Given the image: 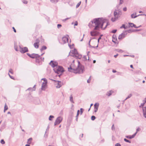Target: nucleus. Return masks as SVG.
<instances>
[{"instance_id":"nucleus-11","label":"nucleus","mask_w":146,"mask_h":146,"mask_svg":"<svg viewBox=\"0 0 146 146\" xmlns=\"http://www.w3.org/2000/svg\"><path fill=\"white\" fill-rule=\"evenodd\" d=\"M19 47L20 48V51L21 53H23L28 51V49L27 47L22 48L20 46Z\"/></svg>"},{"instance_id":"nucleus-57","label":"nucleus","mask_w":146,"mask_h":146,"mask_svg":"<svg viewBox=\"0 0 146 146\" xmlns=\"http://www.w3.org/2000/svg\"><path fill=\"white\" fill-rule=\"evenodd\" d=\"M63 114V111H61L60 113V115H62Z\"/></svg>"},{"instance_id":"nucleus-15","label":"nucleus","mask_w":146,"mask_h":146,"mask_svg":"<svg viewBox=\"0 0 146 146\" xmlns=\"http://www.w3.org/2000/svg\"><path fill=\"white\" fill-rule=\"evenodd\" d=\"M129 27H134V28H138L139 27H140L141 26H140L139 27H136V25L135 24H134L133 23H129Z\"/></svg>"},{"instance_id":"nucleus-58","label":"nucleus","mask_w":146,"mask_h":146,"mask_svg":"<svg viewBox=\"0 0 146 146\" xmlns=\"http://www.w3.org/2000/svg\"><path fill=\"white\" fill-rule=\"evenodd\" d=\"M78 24V23L77 22V21H76L75 23L74 24V26H77V25Z\"/></svg>"},{"instance_id":"nucleus-36","label":"nucleus","mask_w":146,"mask_h":146,"mask_svg":"<svg viewBox=\"0 0 146 146\" xmlns=\"http://www.w3.org/2000/svg\"><path fill=\"white\" fill-rule=\"evenodd\" d=\"M124 140L125 141L127 142H128L129 143H131V142L130 141H129V140H127V139L125 138L124 139Z\"/></svg>"},{"instance_id":"nucleus-63","label":"nucleus","mask_w":146,"mask_h":146,"mask_svg":"<svg viewBox=\"0 0 146 146\" xmlns=\"http://www.w3.org/2000/svg\"><path fill=\"white\" fill-rule=\"evenodd\" d=\"M143 102H145V103H146V98L143 100Z\"/></svg>"},{"instance_id":"nucleus-3","label":"nucleus","mask_w":146,"mask_h":146,"mask_svg":"<svg viewBox=\"0 0 146 146\" xmlns=\"http://www.w3.org/2000/svg\"><path fill=\"white\" fill-rule=\"evenodd\" d=\"M53 70L56 73L58 74H60L58 75L60 77L61 75L62 74L64 71V68L62 66H57L56 68H54Z\"/></svg>"},{"instance_id":"nucleus-38","label":"nucleus","mask_w":146,"mask_h":146,"mask_svg":"<svg viewBox=\"0 0 146 146\" xmlns=\"http://www.w3.org/2000/svg\"><path fill=\"white\" fill-rule=\"evenodd\" d=\"M81 2H79L76 5V8H78L79 6L80 5V4H81Z\"/></svg>"},{"instance_id":"nucleus-42","label":"nucleus","mask_w":146,"mask_h":146,"mask_svg":"<svg viewBox=\"0 0 146 146\" xmlns=\"http://www.w3.org/2000/svg\"><path fill=\"white\" fill-rule=\"evenodd\" d=\"M22 2L24 4H27L28 3L27 1L25 0H23Z\"/></svg>"},{"instance_id":"nucleus-35","label":"nucleus","mask_w":146,"mask_h":146,"mask_svg":"<svg viewBox=\"0 0 146 146\" xmlns=\"http://www.w3.org/2000/svg\"><path fill=\"white\" fill-rule=\"evenodd\" d=\"M91 79V76H90L89 79L87 80V82L88 83H90Z\"/></svg>"},{"instance_id":"nucleus-49","label":"nucleus","mask_w":146,"mask_h":146,"mask_svg":"<svg viewBox=\"0 0 146 146\" xmlns=\"http://www.w3.org/2000/svg\"><path fill=\"white\" fill-rule=\"evenodd\" d=\"M70 19V18H66V19H63L62 20V21H63V22H65V21H66L67 20H68L69 19Z\"/></svg>"},{"instance_id":"nucleus-45","label":"nucleus","mask_w":146,"mask_h":146,"mask_svg":"<svg viewBox=\"0 0 146 146\" xmlns=\"http://www.w3.org/2000/svg\"><path fill=\"white\" fill-rule=\"evenodd\" d=\"M80 112V110H78L77 115L76 117H78L79 114Z\"/></svg>"},{"instance_id":"nucleus-32","label":"nucleus","mask_w":146,"mask_h":146,"mask_svg":"<svg viewBox=\"0 0 146 146\" xmlns=\"http://www.w3.org/2000/svg\"><path fill=\"white\" fill-rule=\"evenodd\" d=\"M50 1L52 3H57L58 2V0H50Z\"/></svg>"},{"instance_id":"nucleus-23","label":"nucleus","mask_w":146,"mask_h":146,"mask_svg":"<svg viewBox=\"0 0 146 146\" xmlns=\"http://www.w3.org/2000/svg\"><path fill=\"white\" fill-rule=\"evenodd\" d=\"M47 48V47L45 46H42V48L40 49V51H42L45 50Z\"/></svg>"},{"instance_id":"nucleus-21","label":"nucleus","mask_w":146,"mask_h":146,"mask_svg":"<svg viewBox=\"0 0 146 146\" xmlns=\"http://www.w3.org/2000/svg\"><path fill=\"white\" fill-rule=\"evenodd\" d=\"M138 16H138L136 15V13H135V14H134V13L132 14L131 15V17L132 18H135L137 17Z\"/></svg>"},{"instance_id":"nucleus-6","label":"nucleus","mask_w":146,"mask_h":146,"mask_svg":"<svg viewBox=\"0 0 146 146\" xmlns=\"http://www.w3.org/2000/svg\"><path fill=\"white\" fill-rule=\"evenodd\" d=\"M114 17H112L111 19V21L113 22L116 21L120 17V16L118 15L116 10H115L114 12Z\"/></svg>"},{"instance_id":"nucleus-5","label":"nucleus","mask_w":146,"mask_h":146,"mask_svg":"<svg viewBox=\"0 0 146 146\" xmlns=\"http://www.w3.org/2000/svg\"><path fill=\"white\" fill-rule=\"evenodd\" d=\"M27 54L30 57L32 58H35L36 61V62H39V60L38 58L39 57V55H38V54L33 53L32 54H30L28 53H27Z\"/></svg>"},{"instance_id":"nucleus-20","label":"nucleus","mask_w":146,"mask_h":146,"mask_svg":"<svg viewBox=\"0 0 146 146\" xmlns=\"http://www.w3.org/2000/svg\"><path fill=\"white\" fill-rule=\"evenodd\" d=\"M39 60V62H36L37 63H40V62H41V61H43L44 59V58H42L39 55V57L38 58Z\"/></svg>"},{"instance_id":"nucleus-27","label":"nucleus","mask_w":146,"mask_h":146,"mask_svg":"<svg viewBox=\"0 0 146 146\" xmlns=\"http://www.w3.org/2000/svg\"><path fill=\"white\" fill-rule=\"evenodd\" d=\"M117 13H118V15H119L121 16L122 15V12L121 11H120L119 10H118L117 11Z\"/></svg>"},{"instance_id":"nucleus-18","label":"nucleus","mask_w":146,"mask_h":146,"mask_svg":"<svg viewBox=\"0 0 146 146\" xmlns=\"http://www.w3.org/2000/svg\"><path fill=\"white\" fill-rule=\"evenodd\" d=\"M90 34L92 36H96L97 35V32L96 31H92L90 32Z\"/></svg>"},{"instance_id":"nucleus-24","label":"nucleus","mask_w":146,"mask_h":146,"mask_svg":"<svg viewBox=\"0 0 146 146\" xmlns=\"http://www.w3.org/2000/svg\"><path fill=\"white\" fill-rule=\"evenodd\" d=\"M115 50L116 51L122 53L123 52V51L122 50L120 49H116Z\"/></svg>"},{"instance_id":"nucleus-14","label":"nucleus","mask_w":146,"mask_h":146,"mask_svg":"<svg viewBox=\"0 0 146 146\" xmlns=\"http://www.w3.org/2000/svg\"><path fill=\"white\" fill-rule=\"evenodd\" d=\"M36 42L34 44V46L36 48H38L39 47V40L38 39H37L36 40Z\"/></svg>"},{"instance_id":"nucleus-26","label":"nucleus","mask_w":146,"mask_h":146,"mask_svg":"<svg viewBox=\"0 0 146 146\" xmlns=\"http://www.w3.org/2000/svg\"><path fill=\"white\" fill-rule=\"evenodd\" d=\"M36 102L35 101L34 102V103L36 104H38L40 103V100L38 98H36Z\"/></svg>"},{"instance_id":"nucleus-31","label":"nucleus","mask_w":146,"mask_h":146,"mask_svg":"<svg viewBox=\"0 0 146 146\" xmlns=\"http://www.w3.org/2000/svg\"><path fill=\"white\" fill-rule=\"evenodd\" d=\"M120 28L121 29L124 28L125 29H126L127 28V27H125V25L124 24H123L122 26L120 27Z\"/></svg>"},{"instance_id":"nucleus-39","label":"nucleus","mask_w":146,"mask_h":146,"mask_svg":"<svg viewBox=\"0 0 146 146\" xmlns=\"http://www.w3.org/2000/svg\"><path fill=\"white\" fill-rule=\"evenodd\" d=\"M91 119L93 121L95 119H96V117L94 116L93 115L91 117Z\"/></svg>"},{"instance_id":"nucleus-46","label":"nucleus","mask_w":146,"mask_h":146,"mask_svg":"<svg viewBox=\"0 0 146 146\" xmlns=\"http://www.w3.org/2000/svg\"><path fill=\"white\" fill-rule=\"evenodd\" d=\"M1 143L2 144H4L5 143V142L3 139H1Z\"/></svg>"},{"instance_id":"nucleus-2","label":"nucleus","mask_w":146,"mask_h":146,"mask_svg":"<svg viewBox=\"0 0 146 146\" xmlns=\"http://www.w3.org/2000/svg\"><path fill=\"white\" fill-rule=\"evenodd\" d=\"M78 65L77 68H73L71 66L68 68V71L70 72L75 73H82L84 71V67L83 66L80 64V62L78 61Z\"/></svg>"},{"instance_id":"nucleus-30","label":"nucleus","mask_w":146,"mask_h":146,"mask_svg":"<svg viewBox=\"0 0 146 146\" xmlns=\"http://www.w3.org/2000/svg\"><path fill=\"white\" fill-rule=\"evenodd\" d=\"M143 115L146 118V110H143Z\"/></svg>"},{"instance_id":"nucleus-16","label":"nucleus","mask_w":146,"mask_h":146,"mask_svg":"<svg viewBox=\"0 0 146 146\" xmlns=\"http://www.w3.org/2000/svg\"><path fill=\"white\" fill-rule=\"evenodd\" d=\"M136 135V133H134L132 135H127L125 136V137L128 139H131L133 138Z\"/></svg>"},{"instance_id":"nucleus-62","label":"nucleus","mask_w":146,"mask_h":146,"mask_svg":"<svg viewBox=\"0 0 146 146\" xmlns=\"http://www.w3.org/2000/svg\"><path fill=\"white\" fill-rule=\"evenodd\" d=\"M84 110H80V114L81 115L83 112Z\"/></svg>"},{"instance_id":"nucleus-59","label":"nucleus","mask_w":146,"mask_h":146,"mask_svg":"<svg viewBox=\"0 0 146 146\" xmlns=\"http://www.w3.org/2000/svg\"><path fill=\"white\" fill-rule=\"evenodd\" d=\"M13 31H14L15 32V33H16V30H15V28L14 27H13Z\"/></svg>"},{"instance_id":"nucleus-61","label":"nucleus","mask_w":146,"mask_h":146,"mask_svg":"<svg viewBox=\"0 0 146 146\" xmlns=\"http://www.w3.org/2000/svg\"><path fill=\"white\" fill-rule=\"evenodd\" d=\"M10 77L11 79H14V77H13V76H10V77Z\"/></svg>"},{"instance_id":"nucleus-9","label":"nucleus","mask_w":146,"mask_h":146,"mask_svg":"<svg viewBox=\"0 0 146 146\" xmlns=\"http://www.w3.org/2000/svg\"><path fill=\"white\" fill-rule=\"evenodd\" d=\"M127 31H125L120 35L119 36L118 39H121L124 38L127 34Z\"/></svg>"},{"instance_id":"nucleus-64","label":"nucleus","mask_w":146,"mask_h":146,"mask_svg":"<svg viewBox=\"0 0 146 146\" xmlns=\"http://www.w3.org/2000/svg\"><path fill=\"white\" fill-rule=\"evenodd\" d=\"M118 54H117L116 55H114V56L115 58H116L118 56Z\"/></svg>"},{"instance_id":"nucleus-7","label":"nucleus","mask_w":146,"mask_h":146,"mask_svg":"<svg viewBox=\"0 0 146 146\" xmlns=\"http://www.w3.org/2000/svg\"><path fill=\"white\" fill-rule=\"evenodd\" d=\"M69 36L68 35H66L65 36L63 37L62 38V42L61 43L64 44L66 42H68V40Z\"/></svg>"},{"instance_id":"nucleus-8","label":"nucleus","mask_w":146,"mask_h":146,"mask_svg":"<svg viewBox=\"0 0 146 146\" xmlns=\"http://www.w3.org/2000/svg\"><path fill=\"white\" fill-rule=\"evenodd\" d=\"M62 118L60 117H58L56 119L54 123V125H56L59 124L62 121Z\"/></svg>"},{"instance_id":"nucleus-43","label":"nucleus","mask_w":146,"mask_h":146,"mask_svg":"<svg viewBox=\"0 0 146 146\" xmlns=\"http://www.w3.org/2000/svg\"><path fill=\"white\" fill-rule=\"evenodd\" d=\"M14 48L16 51H18V50L17 49V46L15 45Z\"/></svg>"},{"instance_id":"nucleus-53","label":"nucleus","mask_w":146,"mask_h":146,"mask_svg":"<svg viewBox=\"0 0 146 146\" xmlns=\"http://www.w3.org/2000/svg\"><path fill=\"white\" fill-rule=\"evenodd\" d=\"M115 146H121V145L120 144L117 143L115 144Z\"/></svg>"},{"instance_id":"nucleus-29","label":"nucleus","mask_w":146,"mask_h":146,"mask_svg":"<svg viewBox=\"0 0 146 146\" xmlns=\"http://www.w3.org/2000/svg\"><path fill=\"white\" fill-rule=\"evenodd\" d=\"M123 0H120V2H119V4L118 5H117V8L119 7V5L122 4L123 3Z\"/></svg>"},{"instance_id":"nucleus-34","label":"nucleus","mask_w":146,"mask_h":146,"mask_svg":"<svg viewBox=\"0 0 146 146\" xmlns=\"http://www.w3.org/2000/svg\"><path fill=\"white\" fill-rule=\"evenodd\" d=\"M54 117V116L53 115H50V116L49 117V120L51 121L52 120V118H53Z\"/></svg>"},{"instance_id":"nucleus-22","label":"nucleus","mask_w":146,"mask_h":146,"mask_svg":"<svg viewBox=\"0 0 146 146\" xmlns=\"http://www.w3.org/2000/svg\"><path fill=\"white\" fill-rule=\"evenodd\" d=\"M113 92L112 91H110L107 93L106 95L108 96H110L111 95Z\"/></svg>"},{"instance_id":"nucleus-10","label":"nucleus","mask_w":146,"mask_h":146,"mask_svg":"<svg viewBox=\"0 0 146 146\" xmlns=\"http://www.w3.org/2000/svg\"><path fill=\"white\" fill-rule=\"evenodd\" d=\"M49 64L53 68H54L58 66V63L56 62H54L52 60L49 63Z\"/></svg>"},{"instance_id":"nucleus-13","label":"nucleus","mask_w":146,"mask_h":146,"mask_svg":"<svg viewBox=\"0 0 146 146\" xmlns=\"http://www.w3.org/2000/svg\"><path fill=\"white\" fill-rule=\"evenodd\" d=\"M47 83L46 82H43L41 86V89L42 90L44 91L46 88Z\"/></svg>"},{"instance_id":"nucleus-56","label":"nucleus","mask_w":146,"mask_h":146,"mask_svg":"<svg viewBox=\"0 0 146 146\" xmlns=\"http://www.w3.org/2000/svg\"><path fill=\"white\" fill-rule=\"evenodd\" d=\"M123 11H126L127 10V8L126 7H124L123 8Z\"/></svg>"},{"instance_id":"nucleus-17","label":"nucleus","mask_w":146,"mask_h":146,"mask_svg":"<svg viewBox=\"0 0 146 146\" xmlns=\"http://www.w3.org/2000/svg\"><path fill=\"white\" fill-rule=\"evenodd\" d=\"M35 86L36 85H35L33 88H28L27 90L30 91H33L35 90Z\"/></svg>"},{"instance_id":"nucleus-54","label":"nucleus","mask_w":146,"mask_h":146,"mask_svg":"<svg viewBox=\"0 0 146 146\" xmlns=\"http://www.w3.org/2000/svg\"><path fill=\"white\" fill-rule=\"evenodd\" d=\"M111 129L112 130L115 129V127L114 125H113L111 127Z\"/></svg>"},{"instance_id":"nucleus-4","label":"nucleus","mask_w":146,"mask_h":146,"mask_svg":"<svg viewBox=\"0 0 146 146\" xmlns=\"http://www.w3.org/2000/svg\"><path fill=\"white\" fill-rule=\"evenodd\" d=\"M72 55L70 54V55L72 56L75 57L76 59H80L82 57V55L78 53L77 50L76 49H74L73 50H72Z\"/></svg>"},{"instance_id":"nucleus-51","label":"nucleus","mask_w":146,"mask_h":146,"mask_svg":"<svg viewBox=\"0 0 146 146\" xmlns=\"http://www.w3.org/2000/svg\"><path fill=\"white\" fill-rule=\"evenodd\" d=\"M8 109L7 106L5 104L4 107V110H7Z\"/></svg>"},{"instance_id":"nucleus-28","label":"nucleus","mask_w":146,"mask_h":146,"mask_svg":"<svg viewBox=\"0 0 146 146\" xmlns=\"http://www.w3.org/2000/svg\"><path fill=\"white\" fill-rule=\"evenodd\" d=\"M32 139V138H31L28 139L27 143L30 144L31 143V141Z\"/></svg>"},{"instance_id":"nucleus-55","label":"nucleus","mask_w":146,"mask_h":146,"mask_svg":"<svg viewBox=\"0 0 146 146\" xmlns=\"http://www.w3.org/2000/svg\"><path fill=\"white\" fill-rule=\"evenodd\" d=\"M83 58L84 59V60H86L87 59L86 58V56H84L83 57Z\"/></svg>"},{"instance_id":"nucleus-19","label":"nucleus","mask_w":146,"mask_h":146,"mask_svg":"<svg viewBox=\"0 0 146 146\" xmlns=\"http://www.w3.org/2000/svg\"><path fill=\"white\" fill-rule=\"evenodd\" d=\"M99 104L98 103H96L94 105V109L95 110H98Z\"/></svg>"},{"instance_id":"nucleus-44","label":"nucleus","mask_w":146,"mask_h":146,"mask_svg":"<svg viewBox=\"0 0 146 146\" xmlns=\"http://www.w3.org/2000/svg\"><path fill=\"white\" fill-rule=\"evenodd\" d=\"M127 31L129 33H130L134 32V30H132L130 29V30H128Z\"/></svg>"},{"instance_id":"nucleus-41","label":"nucleus","mask_w":146,"mask_h":146,"mask_svg":"<svg viewBox=\"0 0 146 146\" xmlns=\"http://www.w3.org/2000/svg\"><path fill=\"white\" fill-rule=\"evenodd\" d=\"M9 72H10L11 74H13V70L12 69H10L9 71Z\"/></svg>"},{"instance_id":"nucleus-47","label":"nucleus","mask_w":146,"mask_h":146,"mask_svg":"<svg viewBox=\"0 0 146 146\" xmlns=\"http://www.w3.org/2000/svg\"><path fill=\"white\" fill-rule=\"evenodd\" d=\"M117 31V30L114 29L112 31L111 33H115Z\"/></svg>"},{"instance_id":"nucleus-37","label":"nucleus","mask_w":146,"mask_h":146,"mask_svg":"<svg viewBox=\"0 0 146 146\" xmlns=\"http://www.w3.org/2000/svg\"><path fill=\"white\" fill-rule=\"evenodd\" d=\"M41 80H42L44 81L43 82H47V81L46 79L45 78H42L41 79Z\"/></svg>"},{"instance_id":"nucleus-12","label":"nucleus","mask_w":146,"mask_h":146,"mask_svg":"<svg viewBox=\"0 0 146 146\" xmlns=\"http://www.w3.org/2000/svg\"><path fill=\"white\" fill-rule=\"evenodd\" d=\"M51 80L54 81L56 82L57 84H56V87L57 88H60L62 85V83L61 81H56L55 80H52L51 79Z\"/></svg>"},{"instance_id":"nucleus-33","label":"nucleus","mask_w":146,"mask_h":146,"mask_svg":"<svg viewBox=\"0 0 146 146\" xmlns=\"http://www.w3.org/2000/svg\"><path fill=\"white\" fill-rule=\"evenodd\" d=\"M140 129H141L140 127H137L136 129V132L135 133H136V134L137 133V132L139 131L140 130Z\"/></svg>"},{"instance_id":"nucleus-60","label":"nucleus","mask_w":146,"mask_h":146,"mask_svg":"<svg viewBox=\"0 0 146 146\" xmlns=\"http://www.w3.org/2000/svg\"><path fill=\"white\" fill-rule=\"evenodd\" d=\"M112 41L115 43H116V42H115V38H113V39Z\"/></svg>"},{"instance_id":"nucleus-25","label":"nucleus","mask_w":146,"mask_h":146,"mask_svg":"<svg viewBox=\"0 0 146 146\" xmlns=\"http://www.w3.org/2000/svg\"><path fill=\"white\" fill-rule=\"evenodd\" d=\"M70 100L72 103H74L73 97L72 96V95L70 96Z\"/></svg>"},{"instance_id":"nucleus-52","label":"nucleus","mask_w":146,"mask_h":146,"mask_svg":"<svg viewBox=\"0 0 146 146\" xmlns=\"http://www.w3.org/2000/svg\"><path fill=\"white\" fill-rule=\"evenodd\" d=\"M145 103V102H143V103L141 104V105L140 106V107L142 106L143 107V106H144Z\"/></svg>"},{"instance_id":"nucleus-48","label":"nucleus","mask_w":146,"mask_h":146,"mask_svg":"<svg viewBox=\"0 0 146 146\" xmlns=\"http://www.w3.org/2000/svg\"><path fill=\"white\" fill-rule=\"evenodd\" d=\"M62 27L61 24H58L57 25V27L58 29Z\"/></svg>"},{"instance_id":"nucleus-40","label":"nucleus","mask_w":146,"mask_h":146,"mask_svg":"<svg viewBox=\"0 0 146 146\" xmlns=\"http://www.w3.org/2000/svg\"><path fill=\"white\" fill-rule=\"evenodd\" d=\"M132 96V94H130L125 99V100H126L127 99L130 98Z\"/></svg>"},{"instance_id":"nucleus-50","label":"nucleus","mask_w":146,"mask_h":146,"mask_svg":"<svg viewBox=\"0 0 146 146\" xmlns=\"http://www.w3.org/2000/svg\"><path fill=\"white\" fill-rule=\"evenodd\" d=\"M70 19V18H66V19H63L62 20V21H63V22H65V21H66L67 20H68L69 19Z\"/></svg>"},{"instance_id":"nucleus-1","label":"nucleus","mask_w":146,"mask_h":146,"mask_svg":"<svg viewBox=\"0 0 146 146\" xmlns=\"http://www.w3.org/2000/svg\"><path fill=\"white\" fill-rule=\"evenodd\" d=\"M92 23L93 24V26L95 27L94 30H99L100 27L102 29L104 30L108 25V23H106V25L105 27L103 28V26L104 24L106 23V20L103 18H98L95 19L91 21Z\"/></svg>"}]
</instances>
